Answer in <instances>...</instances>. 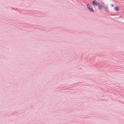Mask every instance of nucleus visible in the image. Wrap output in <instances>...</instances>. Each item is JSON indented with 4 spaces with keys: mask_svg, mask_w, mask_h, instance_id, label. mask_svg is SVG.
<instances>
[{
    "mask_svg": "<svg viewBox=\"0 0 124 124\" xmlns=\"http://www.w3.org/2000/svg\"><path fill=\"white\" fill-rule=\"evenodd\" d=\"M93 3V4L96 5V6H98L99 4V3L96 0H94L92 2Z\"/></svg>",
    "mask_w": 124,
    "mask_h": 124,
    "instance_id": "nucleus-4",
    "label": "nucleus"
},
{
    "mask_svg": "<svg viewBox=\"0 0 124 124\" xmlns=\"http://www.w3.org/2000/svg\"><path fill=\"white\" fill-rule=\"evenodd\" d=\"M87 7L88 8L90 11L92 12H94L93 8L92 6L89 4H87L86 5Z\"/></svg>",
    "mask_w": 124,
    "mask_h": 124,
    "instance_id": "nucleus-1",
    "label": "nucleus"
},
{
    "mask_svg": "<svg viewBox=\"0 0 124 124\" xmlns=\"http://www.w3.org/2000/svg\"><path fill=\"white\" fill-rule=\"evenodd\" d=\"M105 6L104 3H102L100 5L99 4L98 6V8L99 9H101L103 8Z\"/></svg>",
    "mask_w": 124,
    "mask_h": 124,
    "instance_id": "nucleus-2",
    "label": "nucleus"
},
{
    "mask_svg": "<svg viewBox=\"0 0 124 124\" xmlns=\"http://www.w3.org/2000/svg\"><path fill=\"white\" fill-rule=\"evenodd\" d=\"M105 11L106 12L108 13L109 12L108 8L107 6H105L103 8Z\"/></svg>",
    "mask_w": 124,
    "mask_h": 124,
    "instance_id": "nucleus-3",
    "label": "nucleus"
},
{
    "mask_svg": "<svg viewBox=\"0 0 124 124\" xmlns=\"http://www.w3.org/2000/svg\"><path fill=\"white\" fill-rule=\"evenodd\" d=\"M114 9L116 11H119V8L117 7H115L114 8Z\"/></svg>",
    "mask_w": 124,
    "mask_h": 124,
    "instance_id": "nucleus-5",
    "label": "nucleus"
},
{
    "mask_svg": "<svg viewBox=\"0 0 124 124\" xmlns=\"http://www.w3.org/2000/svg\"><path fill=\"white\" fill-rule=\"evenodd\" d=\"M111 7H113L114 6V5L113 4H111Z\"/></svg>",
    "mask_w": 124,
    "mask_h": 124,
    "instance_id": "nucleus-6",
    "label": "nucleus"
}]
</instances>
